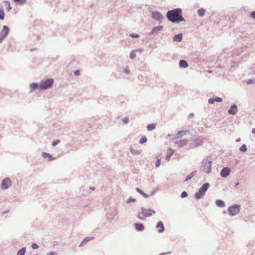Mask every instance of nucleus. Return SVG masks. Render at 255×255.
<instances>
[{"mask_svg":"<svg viewBox=\"0 0 255 255\" xmlns=\"http://www.w3.org/2000/svg\"><path fill=\"white\" fill-rule=\"evenodd\" d=\"M166 17L169 21L173 23L185 21L182 16V10L179 8L168 11L166 13Z\"/></svg>","mask_w":255,"mask_h":255,"instance_id":"nucleus-1","label":"nucleus"},{"mask_svg":"<svg viewBox=\"0 0 255 255\" xmlns=\"http://www.w3.org/2000/svg\"><path fill=\"white\" fill-rule=\"evenodd\" d=\"M212 159L211 156H207L203 159L201 163V169L206 174H209L212 169Z\"/></svg>","mask_w":255,"mask_h":255,"instance_id":"nucleus-2","label":"nucleus"},{"mask_svg":"<svg viewBox=\"0 0 255 255\" xmlns=\"http://www.w3.org/2000/svg\"><path fill=\"white\" fill-rule=\"evenodd\" d=\"M204 141V138L201 136H197L193 138L189 144V147L191 149H194L201 146Z\"/></svg>","mask_w":255,"mask_h":255,"instance_id":"nucleus-3","label":"nucleus"},{"mask_svg":"<svg viewBox=\"0 0 255 255\" xmlns=\"http://www.w3.org/2000/svg\"><path fill=\"white\" fill-rule=\"evenodd\" d=\"M209 187L210 184L209 183L206 182L204 183L199 188L198 191L195 193V198L198 199H201L205 195Z\"/></svg>","mask_w":255,"mask_h":255,"instance_id":"nucleus-4","label":"nucleus"},{"mask_svg":"<svg viewBox=\"0 0 255 255\" xmlns=\"http://www.w3.org/2000/svg\"><path fill=\"white\" fill-rule=\"evenodd\" d=\"M54 83V80L51 78H49L43 80L40 83V89H47L52 87Z\"/></svg>","mask_w":255,"mask_h":255,"instance_id":"nucleus-5","label":"nucleus"},{"mask_svg":"<svg viewBox=\"0 0 255 255\" xmlns=\"http://www.w3.org/2000/svg\"><path fill=\"white\" fill-rule=\"evenodd\" d=\"M229 214L231 216H236L240 210V206L239 205L235 204L231 206L228 208Z\"/></svg>","mask_w":255,"mask_h":255,"instance_id":"nucleus-6","label":"nucleus"},{"mask_svg":"<svg viewBox=\"0 0 255 255\" xmlns=\"http://www.w3.org/2000/svg\"><path fill=\"white\" fill-rule=\"evenodd\" d=\"M9 33V29L8 26L4 25L3 26L2 30L0 33V44L7 37Z\"/></svg>","mask_w":255,"mask_h":255,"instance_id":"nucleus-7","label":"nucleus"},{"mask_svg":"<svg viewBox=\"0 0 255 255\" xmlns=\"http://www.w3.org/2000/svg\"><path fill=\"white\" fill-rule=\"evenodd\" d=\"M12 185L11 180L9 178H6L2 180L1 184V188L2 190H6Z\"/></svg>","mask_w":255,"mask_h":255,"instance_id":"nucleus-8","label":"nucleus"},{"mask_svg":"<svg viewBox=\"0 0 255 255\" xmlns=\"http://www.w3.org/2000/svg\"><path fill=\"white\" fill-rule=\"evenodd\" d=\"M141 212L144 217H149L155 214V210L151 209H147L143 207L141 208Z\"/></svg>","mask_w":255,"mask_h":255,"instance_id":"nucleus-9","label":"nucleus"},{"mask_svg":"<svg viewBox=\"0 0 255 255\" xmlns=\"http://www.w3.org/2000/svg\"><path fill=\"white\" fill-rule=\"evenodd\" d=\"M152 18L154 20L158 21V23H161V20L164 18L162 15L158 11H154L152 12Z\"/></svg>","mask_w":255,"mask_h":255,"instance_id":"nucleus-10","label":"nucleus"},{"mask_svg":"<svg viewBox=\"0 0 255 255\" xmlns=\"http://www.w3.org/2000/svg\"><path fill=\"white\" fill-rule=\"evenodd\" d=\"M231 172V169L228 167H224L220 172V176L223 178L228 177Z\"/></svg>","mask_w":255,"mask_h":255,"instance_id":"nucleus-11","label":"nucleus"},{"mask_svg":"<svg viewBox=\"0 0 255 255\" xmlns=\"http://www.w3.org/2000/svg\"><path fill=\"white\" fill-rule=\"evenodd\" d=\"M188 143L187 139H181L179 141H176L175 142V144L177 145V146L179 148H181L185 145H186Z\"/></svg>","mask_w":255,"mask_h":255,"instance_id":"nucleus-12","label":"nucleus"},{"mask_svg":"<svg viewBox=\"0 0 255 255\" xmlns=\"http://www.w3.org/2000/svg\"><path fill=\"white\" fill-rule=\"evenodd\" d=\"M238 112V107L236 104H233L230 106L228 112L231 115H235Z\"/></svg>","mask_w":255,"mask_h":255,"instance_id":"nucleus-13","label":"nucleus"},{"mask_svg":"<svg viewBox=\"0 0 255 255\" xmlns=\"http://www.w3.org/2000/svg\"><path fill=\"white\" fill-rule=\"evenodd\" d=\"M156 228L158 229V232L160 233H163L165 231V227L162 221L157 222Z\"/></svg>","mask_w":255,"mask_h":255,"instance_id":"nucleus-14","label":"nucleus"},{"mask_svg":"<svg viewBox=\"0 0 255 255\" xmlns=\"http://www.w3.org/2000/svg\"><path fill=\"white\" fill-rule=\"evenodd\" d=\"M39 88H40V84L35 82L31 83L30 85V92L37 90Z\"/></svg>","mask_w":255,"mask_h":255,"instance_id":"nucleus-15","label":"nucleus"},{"mask_svg":"<svg viewBox=\"0 0 255 255\" xmlns=\"http://www.w3.org/2000/svg\"><path fill=\"white\" fill-rule=\"evenodd\" d=\"M174 150H172L171 148H169L167 150V154H166V157H165L166 160L167 161H169L170 158H171V157H172V156L174 154Z\"/></svg>","mask_w":255,"mask_h":255,"instance_id":"nucleus-16","label":"nucleus"},{"mask_svg":"<svg viewBox=\"0 0 255 255\" xmlns=\"http://www.w3.org/2000/svg\"><path fill=\"white\" fill-rule=\"evenodd\" d=\"M163 29V27L162 26H158L157 27H154L151 32V34H156L161 31H162Z\"/></svg>","mask_w":255,"mask_h":255,"instance_id":"nucleus-17","label":"nucleus"},{"mask_svg":"<svg viewBox=\"0 0 255 255\" xmlns=\"http://www.w3.org/2000/svg\"><path fill=\"white\" fill-rule=\"evenodd\" d=\"M42 156L44 158H48V160L49 161H52L55 158L50 154L46 152H42Z\"/></svg>","mask_w":255,"mask_h":255,"instance_id":"nucleus-18","label":"nucleus"},{"mask_svg":"<svg viewBox=\"0 0 255 255\" xmlns=\"http://www.w3.org/2000/svg\"><path fill=\"white\" fill-rule=\"evenodd\" d=\"M183 38V35L182 33H179L174 35L173 37V41L174 42H180L182 41Z\"/></svg>","mask_w":255,"mask_h":255,"instance_id":"nucleus-19","label":"nucleus"},{"mask_svg":"<svg viewBox=\"0 0 255 255\" xmlns=\"http://www.w3.org/2000/svg\"><path fill=\"white\" fill-rule=\"evenodd\" d=\"M134 225L136 230L138 231H142L144 230V226L142 223H136Z\"/></svg>","mask_w":255,"mask_h":255,"instance_id":"nucleus-20","label":"nucleus"},{"mask_svg":"<svg viewBox=\"0 0 255 255\" xmlns=\"http://www.w3.org/2000/svg\"><path fill=\"white\" fill-rule=\"evenodd\" d=\"M215 203L216 205L219 207L223 208L225 207V202L221 199H217L215 201Z\"/></svg>","mask_w":255,"mask_h":255,"instance_id":"nucleus-21","label":"nucleus"},{"mask_svg":"<svg viewBox=\"0 0 255 255\" xmlns=\"http://www.w3.org/2000/svg\"><path fill=\"white\" fill-rule=\"evenodd\" d=\"M179 66L181 68H187L188 66V62L184 60H181L179 63Z\"/></svg>","mask_w":255,"mask_h":255,"instance_id":"nucleus-22","label":"nucleus"},{"mask_svg":"<svg viewBox=\"0 0 255 255\" xmlns=\"http://www.w3.org/2000/svg\"><path fill=\"white\" fill-rule=\"evenodd\" d=\"M197 171L194 170L192 172H191L189 175L186 176L185 179L184 180V182H186L189 180H190L196 173Z\"/></svg>","mask_w":255,"mask_h":255,"instance_id":"nucleus-23","label":"nucleus"},{"mask_svg":"<svg viewBox=\"0 0 255 255\" xmlns=\"http://www.w3.org/2000/svg\"><path fill=\"white\" fill-rule=\"evenodd\" d=\"M155 128L156 125L155 124H150L147 126V129L149 131L154 130Z\"/></svg>","mask_w":255,"mask_h":255,"instance_id":"nucleus-24","label":"nucleus"},{"mask_svg":"<svg viewBox=\"0 0 255 255\" xmlns=\"http://www.w3.org/2000/svg\"><path fill=\"white\" fill-rule=\"evenodd\" d=\"M26 247H22L17 251L16 255H25L26 253Z\"/></svg>","mask_w":255,"mask_h":255,"instance_id":"nucleus-25","label":"nucleus"},{"mask_svg":"<svg viewBox=\"0 0 255 255\" xmlns=\"http://www.w3.org/2000/svg\"><path fill=\"white\" fill-rule=\"evenodd\" d=\"M4 12L3 7L0 5V20H3L4 19Z\"/></svg>","mask_w":255,"mask_h":255,"instance_id":"nucleus-26","label":"nucleus"},{"mask_svg":"<svg viewBox=\"0 0 255 255\" xmlns=\"http://www.w3.org/2000/svg\"><path fill=\"white\" fill-rule=\"evenodd\" d=\"M188 132H189V130H181L177 133V136H178L180 138Z\"/></svg>","mask_w":255,"mask_h":255,"instance_id":"nucleus-27","label":"nucleus"},{"mask_svg":"<svg viewBox=\"0 0 255 255\" xmlns=\"http://www.w3.org/2000/svg\"><path fill=\"white\" fill-rule=\"evenodd\" d=\"M136 190L140 194H142L144 197L148 198L149 195L144 192L141 189L139 188H136Z\"/></svg>","mask_w":255,"mask_h":255,"instance_id":"nucleus-28","label":"nucleus"},{"mask_svg":"<svg viewBox=\"0 0 255 255\" xmlns=\"http://www.w3.org/2000/svg\"><path fill=\"white\" fill-rule=\"evenodd\" d=\"M197 13L199 16H203L205 15V10L203 8H200L198 10Z\"/></svg>","mask_w":255,"mask_h":255,"instance_id":"nucleus-29","label":"nucleus"},{"mask_svg":"<svg viewBox=\"0 0 255 255\" xmlns=\"http://www.w3.org/2000/svg\"><path fill=\"white\" fill-rule=\"evenodd\" d=\"M138 51L137 50H132L130 53V59H134L136 56V52Z\"/></svg>","mask_w":255,"mask_h":255,"instance_id":"nucleus-30","label":"nucleus"},{"mask_svg":"<svg viewBox=\"0 0 255 255\" xmlns=\"http://www.w3.org/2000/svg\"><path fill=\"white\" fill-rule=\"evenodd\" d=\"M239 150L241 152H245L247 150V148L246 145L245 144H243L239 148Z\"/></svg>","mask_w":255,"mask_h":255,"instance_id":"nucleus-31","label":"nucleus"},{"mask_svg":"<svg viewBox=\"0 0 255 255\" xmlns=\"http://www.w3.org/2000/svg\"><path fill=\"white\" fill-rule=\"evenodd\" d=\"M147 141V138L146 136H143L140 140L139 143L140 144H144Z\"/></svg>","mask_w":255,"mask_h":255,"instance_id":"nucleus-32","label":"nucleus"},{"mask_svg":"<svg viewBox=\"0 0 255 255\" xmlns=\"http://www.w3.org/2000/svg\"><path fill=\"white\" fill-rule=\"evenodd\" d=\"M4 3H5L6 5V8L7 11H10L11 9V7L10 6V4L9 1H4Z\"/></svg>","mask_w":255,"mask_h":255,"instance_id":"nucleus-33","label":"nucleus"},{"mask_svg":"<svg viewBox=\"0 0 255 255\" xmlns=\"http://www.w3.org/2000/svg\"><path fill=\"white\" fill-rule=\"evenodd\" d=\"M94 238L93 237H87L85 238L83 240L85 243H87L92 240H93Z\"/></svg>","mask_w":255,"mask_h":255,"instance_id":"nucleus-34","label":"nucleus"},{"mask_svg":"<svg viewBox=\"0 0 255 255\" xmlns=\"http://www.w3.org/2000/svg\"><path fill=\"white\" fill-rule=\"evenodd\" d=\"M136 199L133 197H130L127 201V203H130L131 202H134L136 201Z\"/></svg>","mask_w":255,"mask_h":255,"instance_id":"nucleus-35","label":"nucleus"},{"mask_svg":"<svg viewBox=\"0 0 255 255\" xmlns=\"http://www.w3.org/2000/svg\"><path fill=\"white\" fill-rule=\"evenodd\" d=\"M15 2H18L21 4H24L26 3V0H13Z\"/></svg>","mask_w":255,"mask_h":255,"instance_id":"nucleus-36","label":"nucleus"},{"mask_svg":"<svg viewBox=\"0 0 255 255\" xmlns=\"http://www.w3.org/2000/svg\"><path fill=\"white\" fill-rule=\"evenodd\" d=\"M188 196V193L186 191H183L181 194V197L184 198Z\"/></svg>","mask_w":255,"mask_h":255,"instance_id":"nucleus-37","label":"nucleus"},{"mask_svg":"<svg viewBox=\"0 0 255 255\" xmlns=\"http://www.w3.org/2000/svg\"><path fill=\"white\" fill-rule=\"evenodd\" d=\"M129 121V118H128V117H126V118H124V119H123V120H122L124 124H127L128 123Z\"/></svg>","mask_w":255,"mask_h":255,"instance_id":"nucleus-38","label":"nucleus"},{"mask_svg":"<svg viewBox=\"0 0 255 255\" xmlns=\"http://www.w3.org/2000/svg\"><path fill=\"white\" fill-rule=\"evenodd\" d=\"M31 247L33 249H36L39 248V246L36 243H32L31 245Z\"/></svg>","mask_w":255,"mask_h":255,"instance_id":"nucleus-39","label":"nucleus"},{"mask_svg":"<svg viewBox=\"0 0 255 255\" xmlns=\"http://www.w3.org/2000/svg\"><path fill=\"white\" fill-rule=\"evenodd\" d=\"M129 36H130L131 37H132L133 38H137L139 37V35L137 34L131 33V34H129Z\"/></svg>","mask_w":255,"mask_h":255,"instance_id":"nucleus-40","label":"nucleus"},{"mask_svg":"<svg viewBox=\"0 0 255 255\" xmlns=\"http://www.w3.org/2000/svg\"><path fill=\"white\" fill-rule=\"evenodd\" d=\"M60 142V140H55L52 143V145L53 146H56L57 144H58Z\"/></svg>","mask_w":255,"mask_h":255,"instance_id":"nucleus-41","label":"nucleus"},{"mask_svg":"<svg viewBox=\"0 0 255 255\" xmlns=\"http://www.w3.org/2000/svg\"><path fill=\"white\" fill-rule=\"evenodd\" d=\"M215 102V99L214 97L210 98L208 99V103L210 104H212Z\"/></svg>","mask_w":255,"mask_h":255,"instance_id":"nucleus-42","label":"nucleus"},{"mask_svg":"<svg viewBox=\"0 0 255 255\" xmlns=\"http://www.w3.org/2000/svg\"><path fill=\"white\" fill-rule=\"evenodd\" d=\"M214 99H215V102H221L222 101V99L219 97H215L214 98Z\"/></svg>","mask_w":255,"mask_h":255,"instance_id":"nucleus-43","label":"nucleus"},{"mask_svg":"<svg viewBox=\"0 0 255 255\" xmlns=\"http://www.w3.org/2000/svg\"><path fill=\"white\" fill-rule=\"evenodd\" d=\"M161 164V160L160 159H157L155 163V166L156 167H159Z\"/></svg>","mask_w":255,"mask_h":255,"instance_id":"nucleus-44","label":"nucleus"},{"mask_svg":"<svg viewBox=\"0 0 255 255\" xmlns=\"http://www.w3.org/2000/svg\"><path fill=\"white\" fill-rule=\"evenodd\" d=\"M250 16L251 18L255 19V11H252L250 13Z\"/></svg>","mask_w":255,"mask_h":255,"instance_id":"nucleus-45","label":"nucleus"},{"mask_svg":"<svg viewBox=\"0 0 255 255\" xmlns=\"http://www.w3.org/2000/svg\"><path fill=\"white\" fill-rule=\"evenodd\" d=\"M124 72L126 73V74H129L130 73V70L129 69H128V67H127L125 69H124Z\"/></svg>","mask_w":255,"mask_h":255,"instance_id":"nucleus-46","label":"nucleus"},{"mask_svg":"<svg viewBox=\"0 0 255 255\" xmlns=\"http://www.w3.org/2000/svg\"><path fill=\"white\" fill-rule=\"evenodd\" d=\"M74 74L75 76H79L80 75V71L79 70H77L74 72Z\"/></svg>","mask_w":255,"mask_h":255,"instance_id":"nucleus-47","label":"nucleus"},{"mask_svg":"<svg viewBox=\"0 0 255 255\" xmlns=\"http://www.w3.org/2000/svg\"><path fill=\"white\" fill-rule=\"evenodd\" d=\"M130 152H131L132 153H133V154H137L136 151H135V150L133 148H131H131H130Z\"/></svg>","mask_w":255,"mask_h":255,"instance_id":"nucleus-48","label":"nucleus"},{"mask_svg":"<svg viewBox=\"0 0 255 255\" xmlns=\"http://www.w3.org/2000/svg\"><path fill=\"white\" fill-rule=\"evenodd\" d=\"M47 255H57V254L55 252H50L47 254Z\"/></svg>","mask_w":255,"mask_h":255,"instance_id":"nucleus-49","label":"nucleus"},{"mask_svg":"<svg viewBox=\"0 0 255 255\" xmlns=\"http://www.w3.org/2000/svg\"><path fill=\"white\" fill-rule=\"evenodd\" d=\"M171 254V252L169 251V252H164V253H160L159 254V255H169V254Z\"/></svg>","mask_w":255,"mask_h":255,"instance_id":"nucleus-50","label":"nucleus"},{"mask_svg":"<svg viewBox=\"0 0 255 255\" xmlns=\"http://www.w3.org/2000/svg\"><path fill=\"white\" fill-rule=\"evenodd\" d=\"M172 136L173 138L174 139H178L179 138L178 136H177V133L176 134H172Z\"/></svg>","mask_w":255,"mask_h":255,"instance_id":"nucleus-51","label":"nucleus"},{"mask_svg":"<svg viewBox=\"0 0 255 255\" xmlns=\"http://www.w3.org/2000/svg\"><path fill=\"white\" fill-rule=\"evenodd\" d=\"M253 83V80L250 79L247 82V85L251 84Z\"/></svg>","mask_w":255,"mask_h":255,"instance_id":"nucleus-52","label":"nucleus"},{"mask_svg":"<svg viewBox=\"0 0 255 255\" xmlns=\"http://www.w3.org/2000/svg\"><path fill=\"white\" fill-rule=\"evenodd\" d=\"M85 243L84 242V240H83V241L80 243V244H79V247H81V246H82L84 245V244H85Z\"/></svg>","mask_w":255,"mask_h":255,"instance_id":"nucleus-53","label":"nucleus"},{"mask_svg":"<svg viewBox=\"0 0 255 255\" xmlns=\"http://www.w3.org/2000/svg\"><path fill=\"white\" fill-rule=\"evenodd\" d=\"M252 133L254 134H255V128H253L252 130Z\"/></svg>","mask_w":255,"mask_h":255,"instance_id":"nucleus-54","label":"nucleus"},{"mask_svg":"<svg viewBox=\"0 0 255 255\" xmlns=\"http://www.w3.org/2000/svg\"><path fill=\"white\" fill-rule=\"evenodd\" d=\"M194 116V114L193 113H190L189 115V117H193Z\"/></svg>","mask_w":255,"mask_h":255,"instance_id":"nucleus-55","label":"nucleus"},{"mask_svg":"<svg viewBox=\"0 0 255 255\" xmlns=\"http://www.w3.org/2000/svg\"><path fill=\"white\" fill-rule=\"evenodd\" d=\"M241 141L240 138H238L236 139V142H239Z\"/></svg>","mask_w":255,"mask_h":255,"instance_id":"nucleus-56","label":"nucleus"},{"mask_svg":"<svg viewBox=\"0 0 255 255\" xmlns=\"http://www.w3.org/2000/svg\"><path fill=\"white\" fill-rule=\"evenodd\" d=\"M90 189L91 190H95V187H90Z\"/></svg>","mask_w":255,"mask_h":255,"instance_id":"nucleus-57","label":"nucleus"},{"mask_svg":"<svg viewBox=\"0 0 255 255\" xmlns=\"http://www.w3.org/2000/svg\"><path fill=\"white\" fill-rule=\"evenodd\" d=\"M239 184V182H237V183H235V186H238Z\"/></svg>","mask_w":255,"mask_h":255,"instance_id":"nucleus-58","label":"nucleus"},{"mask_svg":"<svg viewBox=\"0 0 255 255\" xmlns=\"http://www.w3.org/2000/svg\"><path fill=\"white\" fill-rule=\"evenodd\" d=\"M207 72H208V73H212V70H208V71H207Z\"/></svg>","mask_w":255,"mask_h":255,"instance_id":"nucleus-59","label":"nucleus"},{"mask_svg":"<svg viewBox=\"0 0 255 255\" xmlns=\"http://www.w3.org/2000/svg\"><path fill=\"white\" fill-rule=\"evenodd\" d=\"M172 134H168V136L169 137H172Z\"/></svg>","mask_w":255,"mask_h":255,"instance_id":"nucleus-60","label":"nucleus"},{"mask_svg":"<svg viewBox=\"0 0 255 255\" xmlns=\"http://www.w3.org/2000/svg\"><path fill=\"white\" fill-rule=\"evenodd\" d=\"M8 211H6L4 212H3V214L8 213Z\"/></svg>","mask_w":255,"mask_h":255,"instance_id":"nucleus-61","label":"nucleus"},{"mask_svg":"<svg viewBox=\"0 0 255 255\" xmlns=\"http://www.w3.org/2000/svg\"><path fill=\"white\" fill-rule=\"evenodd\" d=\"M154 193H155V192H152V194H154Z\"/></svg>","mask_w":255,"mask_h":255,"instance_id":"nucleus-62","label":"nucleus"}]
</instances>
